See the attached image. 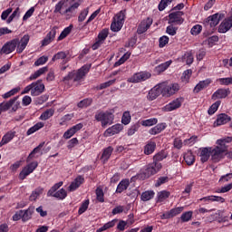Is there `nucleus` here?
Instances as JSON below:
<instances>
[{"mask_svg": "<svg viewBox=\"0 0 232 232\" xmlns=\"http://www.w3.org/2000/svg\"><path fill=\"white\" fill-rule=\"evenodd\" d=\"M15 130H9L7 131L3 137L0 141V148H3V146H5V144H8V142H12L15 137Z\"/></svg>", "mask_w": 232, "mask_h": 232, "instance_id": "nucleus-22", "label": "nucleus"}, {"mask_svg": "<svg viewBox=\"0 0 232 232\" xmlns=\"http://www.w3.org/2000/svg\"><path fill=\"white\" fill-rule=\"evenodd\" d=\"M168 158V151L166 150H161L158 152L154 157H153V163L149 164L145 168V171L143 172V175H156V173H159L160 169H162V164L160 162L164 160V159Z\"/></svg>", "mask_w": 232, "mask_h": 232, "instance_id": "nucleus-2", "label": "nucleus"}, {"mask_svg": "<svg viewBox=\"0 0 232 232\" xmlns=\"http://www.w3.org/2000/svg\"><path fill=\"white\" fill-rule=\"evenodd\" d=\"M184 12L182 11H176L172 12L169 14V24H178L180 25L184 23Z\"/></svg>", "mask_w": 232, "mask_h": 232, "instance_id": "nucleus-9", "label": "nucleus"}, {"mask_svg": "<svg viewBox=\"0 0 232 232\" xmlns=\"http://www.w3.org/2000/svg\"><path fill=\"white\" fill-rule=\"evenodd\" d=\"M108 35H110V30L109 29H102L99 34H98V39H100V41H106V38L108 37Z\"/></svg>", "mask_w": 232, "mask_h": 232, "instance_id": "nucleus-62", "label": "nucleus"}, {"mask_svg": "<svg viewBox=\"0 0 232 232\" xmlns=\"http://www.w3.org/2000/svg\"><path fill=\"white\" fill-rule=\"evenodd\" d=\"M63 186V181L55 183L47 192V197H51L57 192V189Z\"/></svg>", "mask_w": 232, "mask_h": 232, "instance_id": "nucleus-56", "label": "nucleus"}, {"mask_svg": "<svg viewBox=\"0 0 232 232\" xmlns=\"http://www.w3.org/2000/svg\"><path fill=\"white\" fill-rule=\"evenodd\" d=\"M169 191L162 190L158 193V202H164L166 198H169Z\"/></svg>", "mask_w": 232, "mask_h": 232, "instance_id": "nucleus-50", "label": "nucleus"}, {"mask_svg": "<svg viewBox=\"0 0 232 232\" xmlns=\"http://www.w3.org/2000/svg\"><path fill=\"white\" fill-rule=\"evenodd\" d=\"M44 192V188L39 187L37 188H35L32 194L29 197V200L31 202H35V200H37V198H39L41 197V195H43V193Z\"/></svg>", "mask_w": 232, "mask_h": 232, "instance_id": "nucleus-31", "label": "nucleus"}, {"mask_svg": "<svg viewBox=\"0 0 232 232\" xmlns=\"http://www.w3.org/2000/svg\"><path fill=\"white\" fill-rule=\"evenodd\" d=\"M131 57V53H125L118 62L114 63V67L117 68V66H121V64H124L125 61H128Z\"/></svg>", "mask_w": 232, "mask_h": 232, "instance_id": "nucleus-47", "label": "nucleus"}, {"mask_svg": "<svg viewBox=\"0 0 232 232\" xmlns=\"http://www.w3.org/2000/svg\"><path fill=\"white\" fill-rule=\"evenodd\" d=\"M41 128H44V123L42 121H39L36 124H34L33 127L28 129L26 135L28 136L33 135V133H35V131H39Z\"/></svg>", "mask_w": 232, "mask_h": 232, "instance_id": "nucleus-38", "label": "nucleus"}, {"mask_svg": "<svg viewBox=\"0 0 232 232\" xmlns=\"http://www.w3.org/2000/svg\"><path fill=\"white\" fill-rule=\"evenodd\" d=\"M84 183V178H82V176H78L68 187V191L70 192H73L77 189H79V188H81V184Z\"/></svg>", "mask_w": 232, "mask_h": 232, "instance_id": "nucleus-25", "label": "nucleus"}, {"mask_svg": "<svg viewBox=\"0 0 232 232\" xmlns=\"http://www.w3.org/2000/svg\"><path fill=\"white\" fill-rule=\"evenodd\" d=\"M34 215V208H28L25 210H22V220L23 222H28Z\"/></svg>", "mask_w": 232, "mask_h": 232, "instance_id": "nucleus-36", "label": "nucleus"}, {"mask_svg": "<svg viewBox=\"0 0 232 232\" xmlns=\"http://www.w3.org/2000/svg\"><path fill=\"white\" fill-rule=\"evenodd\" d=\"M122 26H124V24L115 20L114 18V21L111 24V30L112 32H121V30H122Z\"/></svg>", "mask_w": 232, "mask_h": 232, "instance_id": "nucleus-44", "label": "nucleus"}, {"mask_svg": "<svg viewBox=\"0 0 232 232\" xmlns=\"http://www.w3.org/2000/svg\"><path fill=\"white\" fill-rule=\"evenodd\" d=\"M157 122H159V120L157 118H150V119L142 121L141 126H145V127L155 126Z\"/></svg>", "mask_w": 232, "mask_h": 232, "instance_id": "nucleus-51", "label": "nucleus"}, {"mask_svg": "<svg viewBox=\"0 0 232 232\" xmlns=\"http://www.w3.org/2000/svg\"><path fill=\"white\" fill-rule=\"evenodd\" d=\"M198 140V136H191L188 139L184 140L183 144L185 146H193Z\"/></svg>", "mask_w": 232, "mask_h": 232, "instance_id": "nucleus-57", "label": "nucleus"}, {"mask_svg": "<svg viewBox=\"0 0 232 232\" xmlns=\"http://www.w3.org/2000/svg\"><path fill=\"white\" fill-rule=\"evenodd\" d=\"M155 150H157V143L155 141H149L144 146V154L145 155H151L155 152Z\"/></svg>", "mask_w": 232, "mask_h": 232, "instance_id": "nucleus-30", "label": "nucleus"}, {"mask_svg": "<svg viewBox=\"0 0 232 232\" xmlns=\"http://www.w3.org/2000/svg\"><path fill=\"white\" fill-rule=\"evenodd\" d=\"M94 119L95 121H97V122H101L102 128H106L108 124H113L115 115H113L111 111H98L94 115Z\"/></svg>", "mask_w": 232, "mask_h": 232, "instance_id": "nucleus-4", "label": "nucleus"}, {"mask_svg": "<svg viewBox=\"0 0 232 232\" xmlns=\"http://www.w3.org/2000/svg\"><path fill=\"white\" fill-rule=\"evenodd\" d=\"M115 21H118L120 23H123L124 24V21L126 19V10H121L117 14H116V17L114 18Z\"/></svg>", "mask_w": 232, "mask_h": 232, "instance_id": "nucleus-60", "label": "nucleus"}, {"mask_svg": "<svg viewBox=\"0 0 232 232\" xmlns=\"http://www.w3.org/2000/svg\"><path fill=\"white\" fill-rule=\"evenodd\" d=\"M95 193L98 202H104V190L101 188H97Z\"/></svg>", "mask_w": 232, "mask_h": 232, "instance_id": "nucleus-59", "label": "nucleus"}, {"mask_svg": "<svg viewBox=\"0 0 232 232\" xmlns=\"http://www.w3.org/2000/svg\"><path fill=\"white\" fill-rule=\"evenodd\" d=\"M191 75H193V70L188 69L184 71L181 76L182 82H185V84H188V82H189V80L191 79Z\"/></svg>", "mask_w": 232, "mask_h": 232, "instance_id": "nucleus-43", "label": "nucleus"}, {"mask_svg": "<svg viewBox=\"0 0 232 232\" xmlns=\"http://www.w3.org/2000/svg\"><path fill=\"white\" fill-rule=\"evenodd\" d=\"M231 93V91L229 89H218L211 96L212 101H217V99H226L227 95Z\"/></svg>", "mask_w": 232, "mask_h": 232, "instance_id": "nucleus-21", "label": "nucleus"}, {"mask_svg": "<svg viewBox=\"0 0 232 232\" xmlns=\"http://www.w3.org/2000/svg\"><path fill=\"white\" fill-rule=\"evenodd\" d=\"M82 128H84V124L82 123L73 125L63 133V139H72V137H73L77 133V131H81Z\"/></svg>", "mask_w": 232, "mask_h": 232, "instance_id": "nucleus-16", "label": "nucleus"}, {"mask_svg": "<svg viewBox=\"0 0 232 232\" xmlns=\"http://www.w3.org/2000/svg\"><path fill=\"white\" fill-rule=\"evenodd\" d=\"M92 68V64H84L77 71L70 72L65 77H63V82H66V81H73V82H82L84 80V77L88 75L90 72V70Z\"/></svg>", "mask_w": 232, "mask_h": 232, "instance_id": "nucleus-3", "label": "nucleus"}, {"mask_svg": "<svg viewBox=\"0 0 232 232\" xmlns=\"http://www.w3.org/2000/svg\"><path fill=\"white\" fill-rule=\"evenodd\" d=\"M198 202H201V206H208L211 202H221V204H224L226 199L220 196H208L198 199Z\"/></svg>", "mask_w": 232, "mask_h": 232, "instance_id": "nucleus-10", "label": "nucleus"}, {"mask_svg": "<svg viewBox=\"0 0 232 232\" xmlns=\"http://www.w3.org/2000/svg\"><path fill=\"white\" fill-rule=\"evenodd\" d=\"M217 81L221 86H229V84H232V77L219 78Z\"/></svg>", "mask_w": 232, "mask_h": 232, "instance_id": "nucleus-61", "label": "nucleus"}, {"mask_svg": "<svg viewBox=\"0 0 232 232\" xmlns=\"http://www.w3.org/2000/svg\"><path fill=\"white\" fill-rule=\"evenodd\" d=\"M130 187V179H123L121 180L116 188V193H122V191H126Z\"/></svg>", "mask_w": 232, "mask_h": 232, "instance_id": "nucleus-34", "label": "nucleus"}, {"mask_svg": "<svg viewBox=\"0 0 232 232\" xmlns=\"http://www.w3.org/2000/svg\"><path fill=\"white\" fill-rule=\"evenodd\" d=\"M160 88L161 89L163 97H171V95H175V93L180 90V85H179V83H171L169 85H162Z\"/></svg>", "mask_w": 232, "mask_h": 232, "instance_id": "nucleus-6", "label": "nucleus"}, {"mask_svg": "<svg viewBox=\"0 0 232 232\" xmlns=\"http://www.w3.org/2000/svg\"><path fill=\"white\" fill-rule=\"evenodd\" d=\"M17 44H19V38L13 39L5 43L0 52L1 53H5V55H8L9 53H12V52L15 51Z\"/></svg>", "mask_w": 232, "mask_h": 232, "instance_id": "nucleus-8", "label": "nucleus"}, {"mask_svg": "<svg viewBox=\"0 0 232 232\" xmlns=\"http://www.w3.org/2000/svg\"><path fill=\"white\" fill-rule=\"evenodd\" d=\"M79 6H81V4L79 2H74L62 13V15H70V14H74L75 10H77Z\"/></svg>", "mask_w": 232, "mask_h": 232, "instance_id": "nucleus-33", "label": "nucleus"}, {"mask_svg": "<svg viewBox=\"0 0 232 232\" xmlns=\"http://www.w3.org/2000/svg\"><path fill=\"white\" fill-rule=\"evenodd\" d=\"M51 197H54V198H58V200H64V198L68 197V192H66V189L61 188L60 190H57Z\"/></svg>", "mask_w": 232, "mask_h": 232, "instance_id": "nucleus-40", "label": "nucleus"}, {"mask_svg": "<svg viewBox=\"0 0 232 232\" xmlns=\"http://www.w3.org/2000/svg\"><path fill=\"white\" fill-rule=\"evenodd\" d=\"M151 78V73L150 72H140L134 73L130 78L128 79V82H132L136 84L137 82H144V81H148V79Z\"/></svg>", "mask_w": 232, "mask_h": 232, "instance_id": "nucleus-5", "label": "nucleus"}, {"mask_svg": "<svg viewBox=\"0 0 232 232\" xmlns=\"http://www.w3.org/2000/svg\"><path fill=\"white\" fill-rule=\"evenodd\" d=\"M92 102L93 100L92 98H86L82 100L80 102L77 103L78 108H88V106H92Z\"/></svg>", "mask_w": 232, "mask_h": 232, "instance_id": "nucleus-48", "label": "nucleus"}, {"mask_svg": "<svg viewBox=\"0 0 232 232\" xmlns=\"http://www.w3.org/2000/svg\"><path fill=\"white\" fill-rule=\"evenodd\" d=\"M39 166V163L37 161H33L27 164L22 171L20 172V175H30L35 171V169Z\"/></svg>", "mask_w": 232, "mask_h": 232, "instance_id": "nucleus-24", "label": "nucleus"}, {"mask_svg": "<svg viewBox=\"0 0 232 232\" xmlns=\"http://www.w3.org/2000/svg\"><path fill=\"white\" fill-rule=\"evenodd\" d=\"M191 218H193V211L191 210L184 212L180 217L181 222H189Z\"/></svg>", "mask_w": 232, "mask_h": 232, "instance_id": "nucleus-53", "label": "nucleus"}, {"mask_svg": "<svg viewBox=\"0 0 232 232\" xmlns=\"http://www.w3.org/2000/svg\"><path fill=\"white\" fill-rule=\"evenodd\" d=\"M183 63H186L188 66L190 64H193V54L191 53H185V54L182 56Z\"/></svg>", "mask_w": 232, "mask_h": 232, "instance_id": "nucleus-49", "label": "nucleus"}, {"mask_svg": "<svg viewBox=\"0 0 232 232\" xmlns=\"http://www.w3.org/2000/svg\"><path fill=\"white\" fill-rule=\"evenodd\" d=\"M232 28V16L225 18L218 26L219 34H226Z\"/></svg>", "mask_w": 232, "mask_h": 232, "instance_id": "nucleus-15", "label": "nucleus"}, {"mask_svg": "<svg viewBox=\"0 0 232 232\" xmlns=\"http://www.w3.org/2000/svg\"><path fill=\"white\" fill-rule=\"evenodd\" d=\"M17 99H19V96H15L13 99H11L10 101L6 102H1L0 103V110L3 111H8V110L10 109L11 106H14V104H15V101H17Z\"/></svg>", "mask_w": 232, "mask_h": 232, "instance_id": "nucleus-28", "label": "nucleus"}, {"mask_svg": "<svg viewBox=\"0 0 232 232\" xmlns=\"http://www.w3.org/2000/svg\"><path fill=\"white\" fill-rule=\"evenodd\" d=\"M53 113H55V111H53V109L46 110L41 114L40 121H48V119L53 117Z\"/></svg>", "mask_w": 232, "mask_h": 232, "instance_id": "nucleus-46", "label": "nucleus"}, {"mask_svg": "<svg viewBox=\"0 0 232 232\" xmlns=\"http://www.w3.org/2000/svg\"><path fill=\"white\" fill-rule=\"evenodd\" d=\"M43 148H44V142L40 143L31 151V153L27 157L26 162H30V160L35 159L36 153H40V155H42L43 152L41 151V150H43Z\"/></svg>", "mask_w": 232, "mask_h": 232, "instance_id": "nucleus-27", "label": "nucleus"}, {"mask_svg": "<svg viewBox=\"0 0 232 232\" xmlns=\"http://www.w3.org/2000/svg\"><path fill=\"white\" fill-rule=\"evenodd\" d=\"M171 60L170 61H167L163 63H160V65L156 66L155 67V72L156 73H162V72H166V69L169 67V66H171Z\"/></svg>", "mask_w": 232, "mask_h": 232, "instance_id": "nucleus-41", "label": "nucleus"}, {"mask_svg": "<svg viewBox=\"0 0 232 232\" xmlns=\"http://www.w3.org/2000/svg\"><path fill=\"white\" fill-rule=\"evenodd\" d=\"M66 57H68V54H66L65 52L61 51L53 56L52 61L53 63H55V61H59V59H61L62 61H64V59H66Z\"/></svg>", "mask_w": 232, "mask_h": 232, "instance_id": "nucleus-52", "label": "nucleus"}, {"mask_svg": "<svg viewBox=\"0 0 232 232\" xmlns=\"http://www.w3.org/2000/svg\"><path fill=\"white\" fill-rule=\"evenodd\" d=\"M32 92L31 95L32 97H37L44 92V83L43 82V80H38L37 82H32Z\"/></svg>", "mask_w": 232, "mask_h": 232, "instance_id": "nucleus-11", "label": "nucleus"}, {"mask_svg": "<svg viewBox=\"0 0 232 232\" xmlns=\"http://www.w3.org/2000/svg\"><path fill=\"white\" fill-rule=\"evenodd\" d=\"M231 122V116L227 113L218 114L216 121H214V128H218V126H224Z\"/></svg>", "mask_w": 232, "mask_h": 232, "instance_id": "nucleus-14", "label": "nucleus"}, {"mask_svg": "<svg viewBox=\"0 0 232 232\" xmlns=\"http://www.w3.org/2000/svg\"><path fill=\"white\" fill-rule=\"evenodd\" d=\"M115 227V220L109 221L108 223L104 224L102 227L98 228L96 232H102Z\"/></svg>", "mask_w": 232, "mask_h": 232, "instance_id": "nucleus-55", "label": "nucleus"}, {"mask_svg": "<svg viewBox=\"0 0 232 232\" xmlns=\"http://www.w3.org/2000/svg\"><path fill=\"white\" fill-rule=\"evenodd\" d=\"M46 72H48V67H42L34 72V73L31 74L29 79L30 81H35V79H38V77H41V75L46 73Z\"/></svg>", "mask_w": 232, "mask_h": 232, "instance_id": "nucleus-37", "label": "nucleus"}, {"mask_svg": "<svg viewBox=\"0 0 232 232\" xmlns=\"http://www.w3.org/2000/svg\"><path fill=\"white\" fill-rule=\"evenodd\" d=\"M73 29V25L71 24L68 27H65L58 37V41H63V39H66L70 34H72V30Z\"/></svg>", "mask_w": 232, "mask_h": 232, "instance_id": "nucleus-39", "label": "nucleus"}, {"mask_svg": "<svg viewBox=\"0 0 232 232\" xmlns=\"http://www.w3.org/2000/svg\"><path fill=\"white\" fill-rule=\"evenodd\" d=\"M184 160L188 166H193V164H195V155H193L191 150H188L184 154Z\"/></svg>", "mask_w": 232, "mask_h": 232, "instance_id": "nucleus-35", "label": "nucleus"}, {"mask_svg": "<svg viewBox=\"0 0 232 232\" xmlns=\"http://www.w3.org/2000/svg\"><path fill=\"white\" fill-rule=\"evenodd\" d=\"M198 155L200 157V161L204 164V162H208L209 158L211 157V147H201L198 150Z\"/></svg>", "mask_w": 232, "mask_h": 232, "instance_id": "nucleus-12", "label": "nucleus"}, {"mask_svg": "<svg viewBox=\"0 0 232 232\" xmlns=\"http://www.w3.org/2000/svg\"><path fill=\"white\" fill-rule=\"evenodd\" d=\"M220 104H222L221 101L215 102L208 109V115H215L217 111H218V108H220Z\"/></svg>", "mask_w": 232, "mask_h": 232, "instance_id": "nucleus-42", "label": "nucleus"}, {"mask_svg": "<svg viewBox=\"0 0 232 232\" xmlns=\"http://www.w3.org/2000/svg\"><path fill=\"white\" fill-rule=\"evenodd\" d=\"M28 43H30V35L28 34H24L20 41L18 39V44L16 45L17 53H23V52H24L26 49V46H28Z\"/></svg>", "mask_w": 232, "mask_h": 232, "instance_id": "nucleus-19", "label": "nucleus"}, {"mask_svg": "<svg viewBox=\"0 0 232 232\" xmlns=\"http://www.w3.org/2000/svg\"><path fill=\"white\" fill-rule=\"evenodd\" d=\"M168 43H169V37H168L166 35L160 37V39H159L160 48H164V46H166V44H168Z\"/></svg>", "mask_w": 232, "mask_h": 232, "instance_id": "nucleus-64", "label": "nucleus"}, {"mask_svg": "<svg viewBox=\"0 0 232 232\" xmlns=\"http://www.w3.org/2000/svg\"><path fill=\"white\" fill-rule=\"evenodd\" d=\"M182 98H177L162 108V111H174L182 106Z\"/></svg>", "mask_w": 232, "mask_h": 232, "instance_id": "nucleus-13", "label": "nucleus"}, {"mask_svg": "<svg viewBox=\"0 0 232 232\" xmlns=\"http://www.w3.org/2000/svg\"><path fill=\"white\" fill-rule=\"evenodd\" d=\"M121 130H124V125L121 123H117L108 128L105 130L104 135L105 137H113V135H117Z\"/></svg>", "mask_w": 232, "mask_h": 232, "instance_id": "nucleus-17", "label": "nucleus"}, {"mask_svg": "<svg viewBox=\"0 0 232 232\" xmlns=\"http://www.w3.org/2000/svg\"><path fill=\"white\" fill-rule=\"evenodd\" d=\"M57 26H53L51 31L46 34L44 39L42 41V46H48L53 39H55V35L57 34Z\"/></svg>", "mask_w": 232, "mask_h": 232, "instance_id": "nucleus-20", "label": "nucleus"}, {"mask_svg": "<svg viewBox=\"0 0 232 232\" xmlns=\"http://www.w3.org/2000/svg\"><path fill=\"white\" fill-rule=\"evenodd\" d=\"M224 19V14L220 13H216L212 15H209L206 20H205V24L207 26H209L210 28H215Z\"/></svg>", "mask_w": 232, "mask_h": 232, "instance_id": "nucleus-7", "label": "nucleus"}, {"mask_svg": "<svg viewBox=\"0 0 232 232\" xmlns=\"http://www.w3.org/2000/svg\"><path fill=\"white\" fill-rule=\"evenodd\" d=\"M212 81L211 79H206L203 81H200L193 89V93H200L202 90H206L209 84H211Z\"/></svg>", "mask_w": 232, "mask_h": 232, "instance_id": "nucleus-23", "label": "nucleus"}, {"mask_svg": "<svg viewBox=\"0 0 232 232\" xmlns=\"http://www.w3.org/2000/svg\"><path fill=\"white\" fill-rule=\"evenodd\" d=\"M160 93H162L160 87H154L149 92L147 99L148 101H155V99H157Z\"/></svg>", "mask_w": 232, "mask_h": 232, "instance_id": "nucleus-26", "label": "nucleus"}, {"mask_svg": "<svg viewBox=\"0 0 232 232\" xmlns=\"http://www.w3.org/2000/svg\"><path fill=\"white\" fill-rule=\"evenodd\" d=\"M88 206H90V199H85L79 208L78 215H82V213H86Z\"/></svg>", "mask_w": 232, "mask_h": 232, "instance_id": "nucleus-54", "label": "nucleus"}, {"mask_svg": "<svg viewBox=\"0 0 232 232\" xmlns=\"http://www.w3.org/2000/svg\"><path fill=\"white\" fill-rule=\"evenodd\" d=\"M177 30H179V27L173 26V24H170L167 26L166 34L169 35H177Z\"/></svg>", "mask_w": 232, "mask_h": 232, "instance_id": "nucleus-63", "label": "nucleus"}, {"mask_svg": "<svg viewBox=\"0 0 232 232\" xmlns=\"http://www.w3.org/2000/svg\"><path fill=\"white\" fill-rule=\"evenodd\" d=\"M153 197H155V192L153 190H147L145 192H142L141 200L143 202H148V200H151Z\"/></svg>", "mask_w": 232, "mask_h": 232, "instance_id": "nucleus-45", "label": "nucleus"}, {"mask_svg": "<svg viewBox=\"0 0 232 232\" xmlns=\"http://www.w3.org/2000/svg\"><path fill=\"white\" fill-rule=\"evenodd\" d=\"M229 142H232V137H226L216 141L218 146L211 147V160L213 162H220L226 157L227 151V145L226 144H229Z\"/></svg>", "mask_w": 232, "mask_h": 232, "instance_id": "nucleus-1", "label": "nucleus"}, {"mask_svg": "<svg viewBox=\"0 0 232 232\" xmlns=\"http://www.w3.org/2000/svg\"><path fill=\"white\" fill-rule=\"evenodd\" d=\"M68 8V4H66V0H60L54 6L53 14H60L63 15V8Z\"/></svg>", "mask_w": 232, "mask_h": 232, "instance_id": "nucleus-32", "label": "nucleus"}, {"mask_svg": "<svg viewBox=\"0 0 232 232\" xmlns=\"http://www.w3.org/2000/svg\"><path fill=\"white\" fill-rule=\"evenodd\" d=\"M184 211V207H178L175 208H172L169 211L170 215V218H173L174 217H177V215H180Z\"/></svg>", "mask_w": 232, "mask_h": 232, "instance_id": "nucleus-58", "label": "nucleus"}, {"mask_svg": "<svg viewBox=\"0 0 232 232\" xmlns=\"http://www.w3.org/2000/svg\"><path fill=\"white\" fill-rule=\"evenodd\" d=\"M151 24H153V19H151L150 17L141 21V23L140 24V25L138 26V29H137L138 34H142L148 32V30H150V27L151 26Z\"/></svg>", "mask_w": 232, "mask_h": 232, "instance_id": "nucleus-18", "label": "nucleus"}, {"mask_svg": "<svg viewBox=\"0 0 232 232\" xmlns=\"http://www.w3.org/2000/svg\"><path fill=\"white\" fill-rule=\"evenodd\" d=\"M111 153H113V147L109 146L105 148L102 151L101 160H102L103 163L108 162V160H110V157H111Z\"/></svg>", "mask_w": 232, "mask_h": 232, "instance_id": "nucleus-29", "label": "nucleus"}]
</instances>
